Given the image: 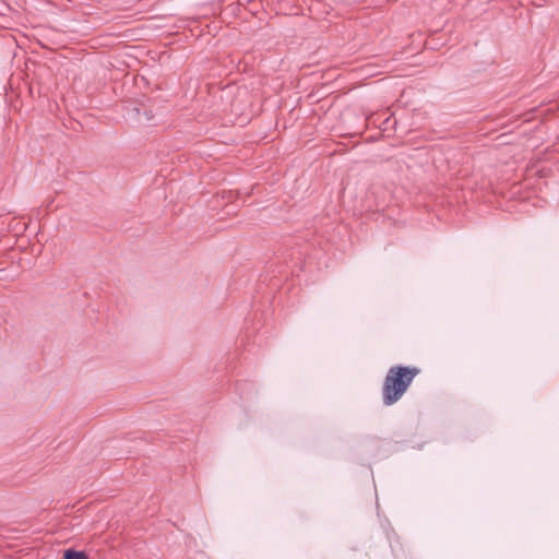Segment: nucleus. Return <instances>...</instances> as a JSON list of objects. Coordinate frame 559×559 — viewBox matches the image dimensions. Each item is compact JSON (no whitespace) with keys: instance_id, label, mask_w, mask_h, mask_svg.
Instances as JSON below:
<instances>
[{"instance_id":"1","label":"nucleus","mask_w":559,"mask_h":559,"mask_svg":"<svg viewBox=\"0 0 559 559\" xmlns=\"http://www.w3.org/2000/svg\"><path fill=\"white\" fill-rule=\"evenodd\" d=\"M420 372L419 368L397 365L391 367L384 378L382 386V402L386 406L395 404Z\"/></svg>"},{"instance_id":"2","label":"nucleus","mask_w":559,"mask_h":559,"mask_svg":"<svg viewBox=\"0 0 559 559\" xmlns=\"http://www.w3.org/2000/svg\"><path fill=\"white\" fill-rule=\"evenodd\" d=\"M63 559H90V558L84 551L69 548L63 551Z\"/></svg>"},{"instance_id":"3","label":"nucleus","mask_w":559,"mask_h":559,"mask_svg":"<svg viewBox=\"0 0 559 559\" xmlns=\"http://www.w3.org/2000/svg\"><path fill=\"white\" fill-rule=\"evenodd\" d=\"M388 538L390 540V546H391V549H392V552L393 555L396 557V559H400L399 558V550L396 549V546L393 544V542L391 540V537L390 535H388Z\"/></svg>"},{"instance_id":"4","label":"nucleus","mask_w":559,"mask_h":559,"mask_svg":"<svg viewBox=\"0 0 559 559\" xmlns=\"http://www.w3.org/2000/svg\"><path fill=\"white\" fill-rule=\"evenodd\" d=\"M143 115L145 116V120H146V121H150V120H151V118H152V117H151V116H148V114H147V111H146V110H144Z\"/></svg>"},{"instance_id":"5","label":"nucleus","mask_w":559,"mask_h":559,"mask_svg":"<svg viewBox=\"0 0 559 559\" xmlns=\"http://www.w3.org/2000/svg\"><path fill=\"white\" fill-rule=\"evenodd\" d=\"M133 110L136 111L138 115H140V109L139 108H134Z\"/></svg>"}]
</instances>
